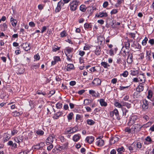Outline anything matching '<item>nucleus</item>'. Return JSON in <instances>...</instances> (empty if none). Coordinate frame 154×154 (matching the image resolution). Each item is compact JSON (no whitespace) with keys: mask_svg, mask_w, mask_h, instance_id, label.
Wrapping results in <instances>:
<instances>
[{"mask_svg":"<svg viewBox=\"0 0 154 154\" xmlns=\"http://www.w3.org/2000/svg\"><path fill=\"white\" fill-rule=\"evenodd\" d=\"M73 115V114L72 112H70L68 114L67 116V118L68 120H70L72 119Z\"/></svg>","mask_w":154,"mask_h":154,"instance_id":"41","label":"nucleus"},{"mask_svg":"<svg viewBox=\"0 0 154 154\" xmlns=\"http://www.w3.org/2000/svg\"><path fill=\"white\" fill-rule=\"evenodd\" d=\"M89 93L93 97H98L99 95V94L98 92L97 94L95 91L93 90H90L89 91Z\"/></svg>","mask_w":154,"mask_h":154,"instance_id":"18","label":"nucleus"},{"mask_svg":"<svg viewBox=\"0 0 154 154\" xmlns=\"http://www.w3.org/2000/svg\"><path fill=\"white\" fill-rule=\"evenodd\" d=\"M80 10L82 12H85L86 10L85 6L84 5H81L80 7Z\"/></svg>","mask_w":154,"mask_h":154,"instance_id":"45","label":"nucleus"},{"mask_svg":"<svg viewBox=\"0 0 154 154\" xmlns=\"http://www.w3.org/2000/svg\"><path fill=\"white\" fill-rule=\"evenodd\" d=\"M119 138L116 137H114L111 139L110 142L111 144H114L119 140Z\"/></svg>","mask_w":154,"mask_h":154,"instance_id":"22","label":"nucleus"},{"mask_svg":"<svg viewBox=\"0 0 154 154\" xmlns=\"http://www.w3.org/2000/svg\"><path fill=\"white\" fill-rule=\"evenodd\" d=\"M138 73V72L137 70H131V75H136Z\"/></svg>","mask_w":154,"mask_h":154,"instance_id":"43","label":"nucleus"},{"mask_svg":"<svg viewBox=\"0 0 154 154\" xmlns=\"http://www.w3.org/2000/svg\"><path fill=\"white\" fill-rule=\"evenodd\" d=\"M73 49L70 48H66L64 52L65 51L67 53V54H70V53L72 52L73 51Z\"/></svg>","mask_w":154,"mask_h":154,"instance_id":"32","label":"nucleus"},{"mask_svg":"<svg viewBox=\"0 0 154 154\" xmlns=\"http://www.w3.org/2000/svg\"><path fill=\"white\" fill-rule=\"evenodd\" d=\"M148 95L147 96V97L148 99H150L152 97V92L151 91H148Z\"/></svg>","mask_w":154,"mask_h":154,"instance_id":"58","label":"nucleus"},{"mask_svg":"<svg viewBox=\"0 0 154 154\" xmlns=\"http://www.w3.org/2000/svg\"><path fill=\"white\" fill-rule=\"evenodd\" d=\"M131 46L138 49H140L141 48V46L138 43H136L135 44H134L133 45H131Z\"/></svg>","mask_w":154,"mask_h":154,"instance_id":"31","label":"nucleus"},{"mask_svg":"<svg viewBox=\"0 0 154 154\" xmlns=\"http://www.w3.org/2000/svg\"><path fill=\"white\" fill-rule=\"evenodd\" d=\"M66 67V70L67 71H69L73 69L74 66L72 64H68L67 65Z\"/></svg>","mask_w":154,"mask_h":154,"instance_id":"26","label":"nucleus"},{"mask_svg":"<svg viewBox=\"0 0 154 154\" xmlns=\"http://www.w3.org/2000/svg\"><path fill=\"white\" fill-rule=\"evenodd\" d=\"M65 53L67 57V59L69 61H71L70 58L72 57V55H68V54H67V53L65 51Z\"/></svg>","mask_w":154,"mask_h":154,"instance_id":"51","label":"nucleus"},{"mask_svg":"<svg viewBox=\"0 0 154 154\" xmlns=\"http://www.w3.org/2000/svg\"><path fill=\"white\" fill-rule=\"evenodd\" d=\"M96 143L98 146H102L103 145L104 141L102 139H99L97 141Z\"/></svg>","mask_w":154,"mask_h":154,"instance_id":"21","label":"nucleus"},{"mask_svg":"<svg viewBox=\"0 0 154 154\" xmlns=\"http://www.w3.org/2000/svg\"><path fill=\"white\" fill-rule=\"evenodd\" d=\"M23 46L25 51H28L30 48V44L28 43L27 42L23 43Z\"/></svg>","mask_w":154,"mask_h":154,"instance_id":"15","label":"nucleus"},{"mask_svg":"<svg viewBox=\"0 0 154 154\" xmlns=\"http://www.w3.org/2000/svg\"><path fill=\"white\" fill-rule=\"evenodd\" d=\"M10 21L11 22L12 26L15 27L16 26L17 21L15 19H14L13 17H11L10 19Z\"/></svg>","mask_w":154,"mask_h":154,"instance_id":"24","label":"nucleus"},{"mask_svg":"<svg viewBox=\"0 0 154 154\" xmlns=\"http://www.w3.org/2000/svg\"><path fill=\"white\" fill-rule=\"evenodd\" d=\"M60 47H59L56 45H54L52 47V50L53 51L56 52L60 49Z\"/></svg>","mask_w":154,"mask_h":154,"instance_id":"47","label":"nucleus"},{"mask_svg":"<svg viewBox=\"0 0 154 154\" xmlns=\"http://www.w3.org/2000/svg\"><path fill=\"white\" fill-rule=\"evenodd\" d=\"M143 104L142 105V108L144 111H146L149 108V102L146 99L143 100Z\"/></svg>","mask_w":154,"mask_h":154,"instance_id":"5","label":"nucleus"},{"mask_svg":"<svg viewBox=\"0 0 154 154\" xmlns=\"http://www.w3.org/2000/svg\"><path fill=\"white\" fill-rule=\"evenodd\" d=\"M122 110L123 112V115L126 116L127 113L128 112V110H127L125 108V107H122Z\"/></svg>","mask_w":154,"mask_h":154,"instance_id":"37","label":"nucleus"},{"mask_svg":"<svg viewBox=\"0 0 154 154\" xmlns=\"http://www.w3.org/2000/svg\"><path fill=\"white\" fill-rule=\"evenodd\" d=\"M100 103L101 106H107V103L105 101L104 99H101L100 100Z\"/></svg>","mask_w":154,"mask_h":154,"instance_id":"23","label":"nucleus"},{"mask_svg":"<svg viewBox=\"0 0 154 154\" xmlns=\"http://www.w3.org/2000/svg\"><path fill=\"white\" fill-rule=\"evenodd\" d=\"M127 50V51L125 50L124 47L122 49L121 51L122 55L125 57L127 55H128V54L130 53V52H128V50Z\"/></svg>","mask_w":154,"mask_h":154,"instance_id":"17","label":"nucleus"},{"mask_svg":"<svg viewBox=\"0 0 154 154\" xmlns=\"http://www.w3.org/2000/svg\"><path fill=\"white\" fill-rule=\"evenodd\" d=\"M2 29L3 30L5 31L7 29V26L6 24L5 23H4L3 25H2Z\"/></svg>","mask_w":154,"mask_h":154,"instance_id":"53","label":"nucleus"},{"mask_svg":"<svg viewBox=\"0 0 154 154\" xmlns=\"http://www.w3.org/2000/svg\"><path fill=\"white\" fill-rule=\"evenodd\" d=\"M63 114V112L62 111L57 112L55 113L53 118L54 119H57L60 116H62Z\"/></svg>","mask_w":154,"mask_h":154,"instance_id":"7","label":"nucleus"},{"mask_svg":"<svg viewBox=\"0 0 154 154\" xmlns=\"http://www.w3.org/2000/svg\"><path fill=\"white\" fill-rule=\"evenodd\" d=\"M128 72L127 71H124L122 74V75L124 77H127L128 75Z\"/></svg>","mask_w":154,"mask_h":154,"instance_id":"54","label":"nucleus"},{"mask_svg":"<svg viewBox=\"0 0 154 154\" xmlns=\"http://www.w3.org/2000/svg\"><path fill=\"white\" fill-rule=\"evenodd\" d=\"M141 128V125L139 123H137V124H135L133 126L132 129L134 131V132H137L140 131Z\"/></svg>","mask_w":154,"mask_h":154,"instance_id":"4","label":"nucleus"},{"mask_svg":"<svg viewBox=\"0 0 154 154\" xmlns=\"http://www.w3.org/2000/svg\"><path fill=\"white\" fill-rule=\"evenodd\" d=\"M108 14L106 12H100L96 14V17L99 18H102L107 17Z\"/></svg>","mask_w":154,"mask_h":154,"instance_id":"8","label":"nucleus"},{"mask_svg":"<svg viewBox=\"0 0 154 154\" xmlns=\"http://www.w3.org/2000/svg\"><path fill=\"white\" fill-rule=\"evenodd\" d=\"M148 42L151 45H152L154 44V40L153 39H150Z\"/></svg>","mask_w":154,"mask_h":154,"instance_id":"64","label":"nucleus"},{"mask_svg":"<svg viewBox=\"0 0 154 154\" xmlns=\"http://www.w3.org/2000/svg\"><path fill=\"white\" fill-rule=\"evenodd\" d=\"M54 59L56 62H58L60 60V57L58 56L54 57Z\"/></svg>","mask_w":154,"mask_h":154,"instance_id":"61","label":"nucleus"},{"mask_svg":"<svg viewBox=\"0 0 154 154\" xmlns=\"http://www.w3.org/2000/svg\"><path fill=\"white\" fill-rule=\"evenodd\" d=\"M61 7H60V6L57 5V7L56 8L55 10V12L56 13L59 12L60 10Z\"/></svg>","mask_w":154,"mask_h":154,"instance_id":"60","label":"nucleus"},{"mask_svg":"<svg viewBox=\"0 0 154 154\" xmlns=\"http://www.w3.org/2000/svg\"><path fill=\"white\" fill-rule=\"evenodd\" d=\"M128 58L127 59V63H131L133 61V56L132 53H131L128 54Z\"/></svg>","mask_w":154,"mask_h":154,"instance_id":"11","label":"nucleus"},{"mask_svg":"<svg viewBox=\"0 0 154 154\" xmlns=\"http://www.w3.org/2000/svg\"><path fill=\"white\" fill-rule=\"evenodd\" d=\"M69 1H60L58 3L57 5L61 7L63 6L64 3H67L69 2Z\"/></svg>","mask_w":154,"mask_h":154,"instance_id":"25","label":"nucleus"},{"mask_svg":"<svg viewBox=\"0 0 154 154\" xmlns=\"http://www.w3.org/2000/svg\"><path fill=\"white\" fill-rule=\"evenodd\" d=\"M117 9H114L112 10L110 12L111 14H116L117 12Z\"/></svg>","mask_w":154,"mask_h":154,"instance_id":"55","label":"nucleus"},{"mask_svg":"<svg viewBox=\"0 0 154 154\" xmlns=\"http://www.w3.org/2000/svg\"><path fill=\"white\" fill-rule=\"evenodd\" d=\"M137 120V117L136 115H133L131 116L130 120V124L131 125L135 123V121Z\"/></svg>","mask_w":154,"mask_h":154,"instance_id":"9","label":"nucleus"},{"mask_svg":"<svg viewBox=\"0 0 154 154\" xmlns=\"http://www.w3.org/2000/svg\"><path fill=\"white\" fill-rule=\"evenodd\" d=\"M104 39V38L102 36H99L97 38L98 42L101 45Z\"/></svg>","mask_w":154,"mask_h":154,"instance_id":"30","label":"nucleus"},{"mask_svg":"<svg viewBox=\"0 0 154 154\" xmlns=\"http://www.w3.org/2000/svg\"><path fill=\"white\" fill-rule=\"evenodd\" d=\"M40 66V64L39 63H37L35 64V63H34L32 64L31 66V69L33 70L36 69H37Z\"/></svg>","mask_w":154,"mask_h":154,"instance_id":"27","label":"nucleus"},{"mask_svg":"<svg viewBox=\"0 0 154 154\" xmlns=\"http://www.w3.org/2000/svg\"><path fill=\"white\" fill-rule=\"evenodd\" d=\"M117 151L118 152H120L122 153L124 151V149L123 147H122L121 148H118L117 149Z\"/></svg>","mask_w":154,"mask_h":154,"instance_id":"50","label":"nucleus"},{"mask_svg":"<svg viewBox=\"0 0 154 154\" xmlns=\"http://www.w3.org/2000/svg\"><path fill=\"white\" fill-rule=\"evenodd\" d=\"M109 115L113 119L115 118L118 120L120 119L118 111L117 109H115L113 111L110 112Z\"/></svg>","mask_w":154,"mask_h":154,"instance_id":"2","label":"nucleus"},{"mask_svg":"<svg viewBox=\"0 0 154 154\" xmlns=\"http://www.w3.org/2000/svg\"><path fill=\"white\" fill-rule=\"evenodd\" d=\"M67 35L66 32L65 31H63L61 32L60 33L61 37H63L66 36Z\"/></svg>","mask_w":154,"mask_h":154,"instance_id":"52","label":"nucleus"},{"mask_svg":"<svg viewBox=\"0 0 154 154\" xmlns=\"http://www.w3.org/2000/svg\"><path fill=\"white\" fill-rule=\"evenodd\" d=\"M18 132L17 130L14 129L12 131H11V134L13 135H15Z\"/></svg>","mask_w":154,"mask_h":154,"instance_id":"62","label":"nucleus"},{"mask_svg":"<svg viewBox=\"0 0 154 154\" xmlns=\"http://www.w3.org/2000/svg\"><path fill=\"white\" fill-rule=\"evenodd\" d=\"M101 81L99 78L95 79L92 82V83L95 85L97 86L100 85Z\"/></svg>","mask_w":154,"mask_h":154,"instance_id":"14","label":"nucleus"},{"mask_svg":"<svg viewBox=\"0 0 154 154\" xmlns=\"http://www.w3.org/2000/svg\"><path fill=\"white\" fill-rule=\"evenodd\" d=\"M51 144L49 145L47 148V150L48 151H50L51 150V149L53 148V145L52 144Z\"/></svg>","mask_w":154,"mask_h":154,"instance_id":"63","label":"nucleus"},{"mask_svg":"<svg viewBox=\"0 0 154 154\" xmlns=\"http://www.w3.org/2000/svg\"><path fill=\"white\" fill-rule=\"evenodd\" d=\"M71 129L72 134L76 132L77 131H78V128L77 126H76L73 128L71 127Z\"/></svg>","mask_w":154,"mask_h":154,"instance_id":"34","label":"nucleus"},{"mask_svg":"<svg viewBox=\"0 0 154 154\" xmlns=\"http://www.w3.org/2000/svg\"><path fill=\"white\" fill-rule=\"evenodd\" d=\"M101 49L100 47L99 46H97L96 49L95 51V54L97 55H99L101 53Z\"/></svg>","mask_w":154,"mask_h":154,"instance_id":"19","label":"nucleus"},{"mask_svg":"<svg viewBox=\"0 0 154 154\" xmlns=\"http://www.w3.org/2000/svg\"><path fill=\"white\" fill-rule=\"evenodd\" d=\"M8 134H6V137H4V142L7 141L10 138V136H8ZM4 136L5 137V136Z\"/></svg>","mask_w":154,"mask_h":154,"instance_id":"59","label":"nucleus"},{"mask_svg":"<svg viewBox=\"0 0 154 154\" xmlns=\"http://www.w3.org/2000/svg\"><path fill=\"white\" fill-rule=\"evenodd\" d=\"M114 105L116 106L119 108L121 107L122 106L121 104L118 102H116L114 103Z\"/></svg>","mask_w":154,"mask_h":154,"instance_id":"56","label":"nucleus"},{"mask_svg":"<svg viewBox=\"0 0 154 154\" xmlns=\"http://www.w3.org/2000/svg\"><path fill=\"white\" fill-rule=\"evenodd\" d=\"M68 143L67 142V143H65L61 146H60L58 148L61 151L65 150L68 149Z\"/></svg>","mask_w":154,"mask_h":154,"instance_id":"10","label":"nucleus"},{"mask_svg":"<svg viewBox=\"0 0 154 154\" xmlns=\"http://www.w3.org/2000/svg\"><path fill=\"white\" fill-rule=\"evenodd\" d=\"M24 71V69L23 68L21 67L19 68L17 71V73L19 74H22L23 73Z\"/></svg>","mask_w":154,"mask_h":154,"instance_id":"38","label":"nucleus"},{"mask_svg":"<svg viewBox=\"0 0 154 154\" xmlns=\"http://www.w3.org/2000/svg\"><path fill=\"white\" fill-rule=\"evenodd\" d=\"M94 137L92 136H88L86 137V140L89 143H91L94 140Z\"/></svg>","mask_w":154,"mask_h":154,"instance_id":"20","label":"nucleus"},{"mask_svg":"<svg viewBox=\"0 0 154 154\" xmlns=\"http://www.w3.org/2000/svg\"><path fill=\"white\" fill-rule=\"evenodd\" d=\"M20 114V113L19 112L15 111L12 113L11 115L14 116H19Z\"/></svg>","mask_w":154,"mask_h":154,"instance_id":"40","label":"nucleus"},{"mask_svg":"<svg viewBox=\"0 0 154 154\" xmlns=\"http://www.w3.org/2000/svg\"><path fill=\"white\" fill-rule=\"evenodd\" d=\"M62 107V104L60 103H58L56 104V107L57 109H60Z\"/></svg>","mask_w":154,"mask_h":154,"instance_id":"48","label":"nucleus"},{"mask_svg":"<svg viewBox=\"0 0 154 154\" xmlns=\"http://www.w3.org/2000/svg\"><path fill=\"white\" fill-rule=\"evenodd\" d=\"M148 40L147 38L146 37H145L142 42V45L143 46L145 45L146 44Z\"/></svg>","mask_w":154,"mask_h":154,"instance_id":"44","label":"nucleus"},{"mask_svg":"<svg viewBox=\"0 0 154 154\" xmlns=\"http://www.w3.org/2000/svg\"><path fill=\"white\" fill-rule=\"evenodd\" d=\"M34 58L35 59V61H37L39 60L40 59V57L39 54L38 53L34 56Z\"/></svg>","mask_w":154,"mask_h":154,"instance_id":"42","label":"nucleus"},{"mask_svg":"<svg viewBox=\"0 0 154 154\" xmlns=\"http://www.w3.org/2000/svg\"><path fill=\"white\" fill-rule=\"evenodd\" d=\"M54 136L53 135L49 136L46 139V143L47 145L52 144L54 140Z\"/></svg>","mask_w":154,"mask_h":154,"instance_id":"6","label":"nucleus"},{"mask_svg":"<svg viewBox=\"0 0 154 154\" xmlns=\"http://www.w3.org/2000/svg\"><path fill=\"white\" fill-rule=\"evenodd\" d=\"M143 83H140L137 88V91L134 92V97L137 98V96L136 95H140V92L143 91L144 89L143 86Z\"/></svg>","mask_w":154,"mask_h":154,"instance_id":"1","label":"nucleus"},{"mask_svg":"<svg viewBox=\"0 0 154 154\" xmlns=\"http://www.w3.org/2000/svg\"><path fill=\"white\" fill-rule=\"evenodd\" d=\"M131 41H127L125 43V48L126 50H128L130 46V42Z\"/></svg>","mask_w":154,"mask_h":154,"instance_id":"33","label":"nucleus"},{"mask_svg":"<svg viewBox=\"0 0 154 154\" xmlns=\"http://www.w3.org/2000/svg\"><path fill=\"white\" fill-rule=\"evenodd\" d=\"M64 133L65 134H72L71 127L66 129L65 130Z\"/></svg>","mask_w":154,"mask_h":154,"instance_id":"36","label":"nucleus"},{"mask_svg":"<svg viewBox=\"0 0 154 154\" xmlns=\"http://www.w3.org/2000/svg\"><path fill=\"white\" fill-rule=\"evenodd\" d=\"M132 128L130 129L129 128L127 127L125 129V132H128V133L131 132V130H132Z\"/></svg>","mask_w":154,"mask_h":154,"instance_id":"57","label":"nucleus"},{"mask_svg":"<svg viewBox=\"0 0 154 154\" xmlns=\"http://www.w3.org/2000/svg\"><path fill=\"white\" fill-rule=\"evenodd\" d=\"M81 138V136L79 134L74 135L72 137V140L75 142L78 141Z\"/></svg>","mask_w":154,"mask_h":154,"instance_id":"16","label":"nucleus"},{"mask_svg":"<svg viewBox=\"0 0 154 154\" xmlns=\"http://www.w3.org/2000/svg\"><path fill=\"white\" fill-rule=\"evenodd\" d=\"M83 116L82 115L77 114L75 118V121L77 122H82Z\"/></svg>","mask_w":154,"mask_h":154,"instance_id":"12","label":"nucleus"},{"mask_svg":"<svg viewBox=\"0 0 154 154\" xmlns=\"http://www.w3.org/2000/svg\"><path fill=\"white\" fill-rule=\"evenodd\" d=\"M138 79H140V82H143L142 83H144L145 81V78L144 73L139 74L138 76Z\"/></svg>","mask_w":154,"mask_h":154,"instance_id":"13","label":"nucleus"},{"mask_svg":"<svg viewBox=\"0 0 154 154\" xmlns=\"http://www.w3.org/2000/svg\"><path fill=\"white\" fill-rule=\"evenodd\" d=\"M58 139H59L62 143L65 142L66 143L67 142H68V140L63 136H59L58 137Z\"/></svg>","mask_w":154,"mask_h":154,"instance_id":"28","label":"nucleus"},{"mask_svg":"<svg viewBox=\"0 0 154 154\" xmlns=\"http://www.w3.org/2000/svg\"><path fill=\"white\" fill-rule=\"evenodd\" d=\"M129 87V86L124 87L123 86H120L119 87V89L120 90H125L126 89H127Z\"/></svg>","mask_w":154,"mask_h":154,"instance_id":"49","label":"nucleus"},{"mask_svg":"<svg viewBox=\"0 0 154 154\" xmlns=\"http://www.w3.org/2000/svg\"><path fill=\"white\" fill-rule=\"evenodd\" d=\"M37 134L40 135H43L44 134V131L42 130H38L36 131Z\"/></svg>","mask_w":154,"mask_h":154,"instance_id":"46","label":"nucleus"},{"mask_svg":"<svg viewBox=\"0 0 154 154\" xmlns=\"http://www.w3.org/2000/svg\"><path fill=\"white\" fill-rule=\"evenodd\" d=\"M87 124L90 125H92L94 123V122L91 119H87Z\"/></svg>","mask_w":154,"mask_h":154,"instance_id":"39","label":"nucleus"},{"mask_svg":"<svg viewBox=\"0 0 154 154\" xmlns=\"http://www.w3.org/2000/svg\"><path fill=\"white\" fill-rule=\"evenodd\" d=\"M91 102V100H90L85 99L84 101V105L86 106L89 105Z\"/></svg>","mask_w":154,"mask_h":154,"instance_id":"35","label":"nucleus"},{"mask_svg":"<svg viewBox=\"0 0 154 154\" xmlns=\"http://www.w3.org/2000/svg\"><path fill=\"white\" fill-rule=\"evenodd\" d=\"M101 64L105 68H108L110 66V65L107 62H102Z\"/></svg>","mask_w":154,"mask_h":154,"instance_id":"29","label":"nucleus"},{"mask_svg":"<svg viewBox=\"0 0 154 154\" xmlns=\"http://www.w3.org/2000/svg\"><path fill=\"white\" fill-rule=\"evenodd\" d=\"M78 1H72L70 4V10L72 11H75L78 6Z\"/></svg>","mask_w":154,"mask_h":154,"instance_id":"3","label":"nucleus"}]
</instances>
